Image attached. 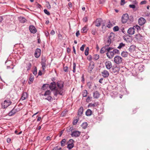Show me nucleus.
<instances>
[{"instance_id":"nucleus-21","label":"nucleus","mask_w":150,"mask_h":150,"mask_svg":"<svg viewBox=\"0 0 150 150\" xmlns=\"http://www.w3.org/2000/svg\"><path fill=\"white\" fill-rule=\"evenodd\" d=\"M113 72L114 73L118 72L119 71V67H117V66L113 67L112 68Z\"/></svg>"},{"instance_id":"nucleus-3","label":"nucleus","mask_w":150,"mask_h":150,"mask_svg":"<svg viewBox=\"0 0 150 150\" xmlns=\"http://www.w3.org/2000/svg\"><path fill=\"white\" fill-rule=\"evenodd\" d=\"M114 62L117 64H119L121 63L123 60V59L119 56H116L114 58Z\"/></svg>"},{"instance_id":"nucleus-5","label":"nucleus","mask_w":150,"mask_h":150,"mask_svg":"<svg viewBox=\"0 0 150 150\" xmlns=\"http://www.w3.org/2000/svg\"><path fill=\"white\" fill-rule=\"evenodd\" d=\"M49 87L51 91H53V93L54 94V91L57 88L56 86V83L54 81L51 82L50 85Z\"/></svg>"},{"instance_id":"nucleus-63","label":"nucleus","mask_w":150,"mask_h":150,"mask_svg":"<svg viewBox=\"0 0 150 150\" xmlns=\"http://www.w3.org/2000/svg\"><path fill=\"white\" fill-rule=\"evenodd\" d=\"M58 146L54 147L52 149V150H58Z\"/></svg>"},{"instance_id":"nucleus-29","label":"nucleus","mask_w":150,"mask_h":150,"mask_svg":"<svg viewBox=\"0 0 150 150\" xmlns=\"http://www.w3.org/2000/svg\"><path fill=\"white\" fill-rule=\"evenodd\" d=\"M92 112L90 109H88L86 112V115L87 116H90L91 115Z\"/></svg>"},{"instance_id":"nucleus-14","label":"nucleus","mask_w":150,"mask_h":150,"mask_svg":"<svg viewBox=\"0 0 150 150\" xmlns=\"http://www.w3.org/2000/svg\"><path fill=\"white\" fill-rule=\"evenodd\" d=\"M18 110H17L16 109V107H15L11 111L8 113L9 116H12L15 114L16 112H18Z\"/></svg>"},{"instance_id":"nucleus-2","label":"nucleus","mask_w":150,"mask_h":150,"mask_svg":"<svg viewBox=\"0 0 150 150\" xmlns=\"http://www.w3.org/2000/svg\"><path fill=\"white\" fill-rule=\"evenodd\" d=\"M11 103L9 100H5L1 104L2 107L3 108H5L10 105Z\"/></svg>"},{"instance_id":"nucleus-51","label":"nucleus","mask_w":150,"mask_h":150,"mask_svg":"<svg viewBox=\"0 0 150 150\" xmlns=\"http://www.w3.org/2000/svg\"><path fill=\"white\" fill-rule=\"evenodd\" d=\"M74 142V140L72 139H70L69 140V141L67 142V144H74L73 142Z\"/></svg>"},{"instance_id":"nucleus-47","label":"nucleus","mask_w":150,"mask_h":150,"mask_svg":"<svg viewBox=\"0 0 150 150\" xmlns=\"http://www.w3.org/2000/svg\"><path fill=\"white\" fill-rule=\"evenodd\" d=\"M63 70L65 72H68V67L67 66L64 67Z\"/></svg>"},{"instance_id":"nucleus-58","label":"nucleus","mask_w":150,"mask_h":150,"mask_svg":"<svg viewBox=\"0 0 150 150\" xmlns=\"http://www.w3.org/2000/svg\"><path fill=\"white\" fill-rule=\"evenodd\" d=\"M47 3L48 4V5H47V7L48 9H50L51 7L50 5L49 4V2H47Z\"/></svg>"},{"instance_id":"nucleus-1","label":"nucleus","mask_w":150,"mask_h":150,"mask_svg":"<svg viewBox=\"0 0 150 150\" xmlns=\"http://www.w3.org/2000/svg\"><path fill=\"white\" fill-rule=\"evenodd\" d=\"M57 85L58 87L56 90L54 91V95L57 96L58 94L62 95L63 92V88L64 87V82L62 81H58L57 83Z\"/></svg>"},{"instance_id":"nucleus-49","label":"nucleus","mask_w":150,"mask_h":150,"mask_svg":"<svg viewBox=\"0 0 150 150\" xmlns=\"http://www.w3.org/2000/svg\"><path fill=\"white\" fill-rule=\"evenodd\" d=\"M113 52L114 53V54H118L119 53V51L117 50V49H115V50H113Z\"/></svg>"},{"instance_id":"nucleus-27","label":"nucleus","mask_w":150,"mask_h":150,"mask_svg":"<svg viewBox=\"0 0 150 150\" xmlns=\"http://www.w3.org/2000/svg\"><path fill=\"white\" fill-rule=\"evenodd\" d=\"M88 125L87 122H84L82 124L81 126L83 129H85L87 127Z\"/></svg>"},{"instance_id":"nucleus-15","label":"nucleus","mask_w":150,"mask_h":150,"mask_svg":"<svg viewBox=\"0 0 150 150\" xmlns=\"http://www.w3.org/2000/svg\"><path fill=\"white\" fill-rule=\"evenodd\" d=\"M143 36L140 34H136L135 36V38L137 40L141 41L143 38Z\"/></svg>"},{"instance_id":"nucleus-54","label":"nucleus","mask_w":150,"mask_h":150,"mask_svg":"<svg viewBox=\"0 0 150 150\" xmlns=\"http://www.w3.org/2000/svg\"><path fill=\"white\" fill-rule=\"evenodd\" d=\"M86 46V45L84 44L83 45H82L81 47H80V49L81 51H83L84 50V47Z\"/></svg>"},{"instance_id":"nucleus-55","label":"nucleus","mask_w":150,"mask_h":150,"mask_svg":"<svg viewBox=\"0 0 150 150\" xmlns=\"http://www.w3.org/2000/svg\"><path fill=\"white\" fill-rule=\"evenodd\" d=\"M129 6L130 8H135V5L133 4H130Z\"/></svg>"},{"instance_id":"nucleus-18","label":"nucleus","mask_w":150,"mask_h":150,"mask_svg":"<svg viewBox=\"0 0 150 150\" xmlns=\"http://www.w3.org/2000/svg\"><path fill=\"white\" fill-rule=\"evenodd\" d=\"M111 40L110 39H108V38H107L105 40V46H106L107 47L109 46L110 44Z\"/></svg>"},{"instance_id":"nucleus-31","label":"nucleus","mask_w":150,"mask_h":150,"mask_svg":"<svg viewBox=\"0 0 150 150\" xmlns=\"http://www.w3.org/2000/svg\"><path fill=\"white\" fill-rule=\"evenodd\" d=\"M87 94H88V92L86 90H84L83 91L82 93V96H83V97H86L87 96Z\"/></svg>"},{"instance_id":"nucleus-57","label":"nucleus","mask_w":150,"mask_h":150,"mask_svg":"<svg viewBox=\"0 0 150 150\" xmlns=\"http://www.w3.org/2000/svg\"><path fill=\"white\" fill-rule=\"evenodd\" d=\"M83 20L84 22H86L88 21V19L87 17H85L83 18Z\"/></svg>"},{"instance_id":"nucleus-41","label":"nucleus","mask_w":150,"mask_h":150,"mask_svg":"<svg viewBox=\"0 0 150 150\" xmlns=\"http://www.w3.org/2000/svg\"><path fill=\"white\" fill-rule=\"evenodd\" d=\"M89 50V48L88 47H87L85 50V54L86 56H87L88 54V51Z\"/></svg>"},{"instance_id":"nucleus-30","label":"nucleus","mask_w":150,"mask_h":150,"mask_svg":"<svg viewBox=\"0 0 150 150\" xmlns=\"http://www.w3.org/2000/svg\"><path fill=\"white\" fill-rule=\"evenodd\" d=\"M128 54V53L126 52L123 51L121 54L122 56L124 57H127Z\"/></svg>"},{"instance_id":"nucleus-10","label":"nucleus","mask_w":150,"mask_h":150,"mask_svg":"<svg viewBox=\"0 0 150 150\" xmlns=\"http://www.w3.org/2000/svg\"><path fill=\"white\" fill-rule=\"evenodd\" d=\"M102 20L100 18L97 19L93 23L97 27H99L101 25V23L102 22Z\"/></svg>"},{"instance_id":"nucleus-7","label":"nucleus","mask_w":150,"mask_h":150,"mask_svg":"<svg viewBox=\"0 0 150 150\" xmlns=\"http://www.w3.org/2000/svg\"><path fill=\"white\" fill-rule=\"evenodd\" d=\"M112 50H109L107 51L106 55L108 57L109 59H112L114 56V54Z\"/></svg>"},{"instance_id":"nucleus-26","label":"nucleus","mask_w":150,"mask_h":150,"mask_svg":"<svg viewBox=\"0 0 150 150\" xmlns=\"http://www.w3.org/2000/svg\"><path fill=\"white\" fill-rule=\"evenodd\" d=\"M31 67V64L30 62L26 63V68L27 71H28L30 70Z\"/></svg>"},{"instance_id":"nucleus-24","label":"nucleus","mask_w":150,"mask_h":150,"mask_svg":"<svg viewBox=\"0 0 150 150\" xmlns=\"http://www.w3.org/2000/svg\"><path fill=\"white\" fill-rule=\"evenodd\" d=\"M99 94L98 92L96 91L93 94V96L94 98H97L99 97Z\"/></svg>"},{"instance_id":"nucleus-19","label":"nucleus","mask_w":150,"mask_h":150,"mask_svg":"<svg viewBox=\"0 0 150 150\" xmlns=\"http://www.w3.org/2000/svg\"><path fill=\"white\" fill-rule=\"evenodd\" d=\"M102 76L104 77H107L109 75V73L106 70H104L102 73Z\"/></svg>"},{"instance_id":"nucleus-60","label":"nucleus","mask_w":150,"mask_h":150,"mask_svg":"<svg viewBox=\"0 0 150 150\" xmlns=\"http://www.w3.org/2000/svg\"><path fill=\"white\" fill-rule=\"evenodd\" d=\"M55 34V32L54 30H51L50 32V34L52 35H53Z\"/></svg>"},{"instance_id":"nucleus-6","label":"nucleus","mask_w":150,"mask_h":150,"mask_svg":"<svg viewBox=\"0 0 150 150\" xmlns=\"http://www.w3.org/2000/svg\"><path fill=\"white\" fill-rule=\"evenodd\" d=\"M128 19L129 16L127 14H123L121 18L122 22L123 23H126Z\"/></svg>"},{"instance_id":"nucleus-4","label":"nucleus","mask_w":150,"mask_h":150,"mask_svg":"<svg viewBox=\"0 0 150 150\" xmlns=\"http://www.w3.org/2000/svg\"><path fill=\"white\" fill-rule=\"evenodd\" d=\"M67 132H71V135L73 137H75V129L73 127H69L67 128Z\"/></svg>"},{"instance_id":"nucleus-61","label":"nucleus","mask_w":150,"mask_h":150,"mask_svg":"<svg viewBox=\"0 0 150 150\" xmlns=\"http://www.w3.org/2000/svg\"><path fill=\"white\" fill-rule=\"evenodd\" d=\"M146 1H141L140 2V4H145L146 3Z\"/></svg>"},{"instance_id":"nucleus-59","label":"nucleus","mask_w":150,"mask_h":150,"mask_svg":"<svg viewBox=\"0 0 150 150\" xmlns=\"http://www.w3.org/2000/svg\"><path fill=\"white\" fill-rule=\"evenodd\" d=\"M76 35L77 37H78L80 35V33L79 31H77L76 33Z\"/></svg>"},{"instance_id":"nucleus-22","label":"nucleus","mask_w":150,"mask_h":150,"mask_svg":"<svg viewBox=\"0 0 150 150\" xmlns=\"http://www.w3.org/2000/svg\"><path fill=\"white\" fill-rule=\"evenodd\" d=\"M28 97V94L27 93H24L22 96L21 98V99L22 100H24L26 99Z\"/></svg>"},{"instance_id":"nucleus-12","label":"nucleus","mask_w":150,"mask_h":150,"mask_svg":"<svg viewBox=\"0 0 150 150\" xmlns=\"http://www.w3.org/2000/svg\"><path fill=\"white\" fill-rule=\"evenodd\" d=\"M29 29L30 32L32 33L35 34L37 31L36 28L33 25H30L29 27Z\"/></svg>"},{"instance_id":"nucleus-37","label":"nucleus","mask_w":150,"mask_h":150,"mask_svg":"<svg viewBox=\"0 0 150 150\" xmlns=\"http://www.w3.org/2000/svg\"><path fill=\"white\" fill-rule=\"evenodd\" d=\"M41 64L42 69V71H44L46 67V63H41Z\"/></svg>"},{"instance_id":"nucleus-44","label":"nucleus","mask_w":150,"mask_h":150,"mask_svg":"<svg viewBox=\"0 0 150 150\" xmlns=\"http://www.w3.org/2000/svg\"><path fill=\"white\" fill-rule=\"evenodd\" d=\"M33 73L35 75H36L37 74V69L36 67H35L33 70Z\"/></svg>"},{"instance_id":"nucleus-38","label":"nucleus","mask_w":150,"mask_h":150,"mask_svg":"<svg viewBox=\"0 0 150 150\" xmlns=\"http://www.w3.org/2000/svg\"><path fill=\"white\" fill-rule=\"evenodd\" d=\"M74 144H67V148L69 149H71L74 147Z\"/></svg>"},{"instance_id":"nucleus-13","label":"nucleus","mask_w":150,"mask_h":150,"mask_svg":"<svg viewBox=\"0 0 150 150\" xmlns=\"http://www.w3.org/2000/svg\"><path fill=\"white\" fill-rule=\"evenodd\" d=\"M145 22V19L142 17L140 18L138 20V23L139 25H141L144 24Z\"/></svg>"},{"instance_id":"nucleus-34","label":"nucleus","mask_w":150,"mask_h":150,"mask_svg":"<svg viewBox=\"0 0 150 150\" xmlns=\"http://www.w3.org/2000/svg\"><path fill=\"white\" fill-rule=\"evenodd\" d=\"M125 44L122 42L120 44L119 46L117 47V48L119 49H120L122 47H125Z\"/></svg>"},{"instance_id":"nucleus-36","label":"nucleus","mask_w":150,"mask_h":150,"mask_svg":"<svg viewBox=\"0 0 150 150\" xmlns=\"http://www.w3.org/2000/svg\"><path fill=\"white\" fill-rule=\"evenodd\" d=\"M129 51L130 52H132L134 50V47L133 46H131L129 49Z\"/></svg>"},{"instance_id":"nucleus-53","label":"nucleus","mask_w":150,"mask_h":150,"mask_svg":"<svg viewBox=\"0 0 150 150\" xmlns=\"http://www.w3.org/2000/svg\"><path fill=\"white\" fill-rule=\"evenodd\" d=\"M91 98H90L89 96H88L86 99V102L88 103L90 101H91Z\"/></svg>"},{"instance_id":"nucleus-52","label":"nucleus","mask_w":150,"mask_h":150,"mask_svg":"<svg viewBox=\"0 0 150 150\" xmlns=\"http://www.w3.org/2000/svg\"><path fill=\"white\" fill-rule=\"evenodd\" d=\"M95 104H92L90 103L88 105V107H94L95 106Z\"/></svg>"},{"instance_id":"nucleus-42","label":"nucleus","mask_w":150,"mask_h":150,"mask_svg":"<svg viewBox=\"0 0 150 150\" xmlns=\"http://www.w3.org/2000/svg\"><path fill=\"white\" fill-rule=\"evenodd\" d=\"M45 100H47L50 102H51L52 100V98L51 96H48L47 98H45Z\"/></svg>"},{"instance_id":"nucleus-8","label":"nucleus","mask_w":150,"mask_h":150,"mask_svg":"<svg viewBox=\"0 0 150 150\" xmlns=\"http://www.w3.org/2000/svg\"><path fill=\"white\" fill-rule=\"evenodd\" d=\"M107 47L106 46H105L104 47L101 48L100 50V53L101 54H103L105 52H107L109 50H112V47H109L107 48Z\"/></svg>"},{"instance_id":"nucleus-33","label":"nucleus","mask_w":150,"mask_h":150,"mask_svg":"<svg viewBox=\"0 0 150 150\" xmlns=\"http://www.w3.org/2000/svg\"><path fill=\"white\" fill-rule=\"evenodd\" d=\"M66 142V139H63L61 142V145L62 146H64Z\"/></svg>"},{"instance_id":"nucleus-32","label":"nucleus","mask_w":150,"mask_h":150,"mask_svg":"<svg viewBox=\"0 0 150 150\" xmlns=\"http://www.w3.org/2000/svg\"><path fill=\"white\" fill-rule=\"evenodd\" d=\"M91 33L93 35H95L97 33L96 29L94 28L92 29Z\"/></svg>"},{"instance_id":"nucleus-45","label":"nucleus","mask_w":150,"mask_h":150,"mask_svg":"<svg viewBox=\"0 0 150 150\" xmlns=\"http://www.w3.org/2000/svg\"><path fill=\"white\" fill-rule=\"evenodd\" d=\"M119 30V27L117 26L114 27L113 28L114 31L116 32L118 31Z\"/></svg>"},{"instance_id":"nucleus-64","label":"nucleus","mask_w":150,"mask_h":150,"mask_svg":"<svg viewBox=\"0 0 150 150\" xmlns=\"http://www.w3.org/2000/svg\"><path fill=\"white\" fill-rule=\"evenodd\" d=\"M58 36L59 39H61L62 38V35L61 34H59L58 35Z\"/></svg>"},{"instance_id":"nucleus-16","label":"nucleus","mask_w":150,"mask_h":150,"mask_svg":"<svg viewBox=\"0 0 150 150\" xmlns=\"http://www.w3.org/2000/svg\"><path fill=\"white\" fill-rule=\"evenodd\" d=\"M127 33L131 35H133L134 33V28L131 27L129 29Z\"/></svg>"},{"instance_id":"nucleus-9","label":"nucleus","mask_w":150,"mask_h":150,"mask_svg":"<svg viewBox=\"0 0 150 150\" xmlns=\"http://www.w3.org/2000/svg\"><path fill=\"white\" fill-rule=\"evenodd\" d=\"M105 65L106 68L108 69H110L112 67V63L110 61H106L105 63Z\"/></svg>"},{"instance_id":"nucleus-17","label":"nucleus","mask_w":150,"mask_h":150,"mask_svg":"<svg viewBox=\"0 0 150 150\" xmlns=\"http://www.w3.org/2000/svg\"><path fill=\"white\" fill-rule=\"evenodd\" d=\"M83 112V108L82 107H81L79 108L78 113V116L79 117H80L82 115ZM79 118H78V119Z\"/></svg>"},{"instance_id":"nucleus-50","label":"nucleus","mask_w":150,"mask_h":150,"mask_svg":"<svg viewBox=\"0 0 150 150\" xmlns=\"http://www.w3.org/2000/svg\"><path fill=\"white\" fill-rule=\"evenodd\" d=\"M46 60L45 57H42V58L41 63H46Z\"/></svg>"},{"instance_id":"nucleus-28","label":"nucleus","mask_w":150,"mask_h":150,"mask_svg":"<svg viewBox=\"0 0 150 150\" xmlns=\"http://www.w3.org/2000/svg\"><path fill=\"white\" fill-rule=\"evenodd\" d=\"M88 30L87 26L85 25L81 30L82 33H85L87 32Z\"/></svg>"},{"instance_id":"nucleus-20","label":"nucleus","mask_w":150,"mask_h":150,"mask_svg":"<svg viewBox=\"0 0 150 150\" xmlns=\"http://www.w3.org/2000/svg\"><path fill=\"white\" fill-rule=\"evenodd\" d=\"M94 67V64L93 63H92V64H90L88 68V72L90 73L91 72L92 70L93 69Z\"/></svg>"},{"instance_id":"nucleus-35","label":"nucleus","mask_w":150,"mask_h":150,"mask_svg":"<svg viewBox=\"0 0 150 150\" xmlns=\"http://www.w3.org/2000/svg\"><path fill=\"white\" fill-rule=\"evenodd\" d=\"M49 85L47 84H45L42 86V89L43 90H45L48 87Z\"/></svg>"},{"instance_id":"nucleus-39","label":"nucleus","mask_w":150,"mask_h":150,"mask_svg":"<svg viewBox=\"0 0 150 150\" xmlns=\"http://www.w3.org/2000/svg\"><path fill=\"white\" fill-rule=\"evenodd\" d=\"M34 78L33 77H32L31 76H30V78H29V80L30 81H28V83L29 84H30L31 83L33 82V81Z\"/></svg>"},{"instance_id":"nucleus-43","label":"nucleus","mask_w":150,"mask_h":150,"mask_svg":"<svg viewBox=\"0 0 150 150\" xmlns=\"http://www.w3.org/2000/svg\"><path fill=\"white\" fill-rule=\"evenodd\" d=\"M112 26V24L110 21L109 22L108 24L106 25L107 27L109 28H111Z\"/></svg>"},{"instance_id":"nucleus-23","label":"nucleus","mask_w":150,"mask_h":150,"mask_svg":"<svg viewBox=\"0 0 150 150\" xmlns=\"http://www.w3.org/2000/svg\"><path fill=\"white\" fill-rule=\"evenodd\" d=\"M115 37V35L113 33H111L110 35H109L108 37L107 38L108 39H110L111 40H113L114 38Z\"/></svg>"},{"instance_id":"nucleus-46","label":"nucleus","mask_w":150,"mask_h":150,"mask_svg":"<svg viewBox=\"0 0 150 150\" xmlns=\"http://www.w3.org/2000/svg\"><path fill=\"white\" fill-rule=\"evenodd\" d=\"M44 12L48 15H50V13L46 9H45L44 10Z\"/></svg>"},{"instance_id":"nucleus-25","label":"nucleus","mask_w":150,"mask_h":150,"mask_svg":"<svg viewBox=\"0 0 150 150\" xmlns=\"http://www.w3.org/2000/svg\"><path fill=\"white\" fill-rule=\"evenodd\" d=\"M19 21L21 23H24L26 21V19L23 17H20L19 18Z\"/></svg>"},{"instance_id":"nucleus-11","label":"nucleus","mask_w":150,"mask_h":150,"mask_svg":"<svg viewBox=\"0 0 150 150\" xmlns=\"http://www.w3.org/2000/svg\"><path fill=\"white\" fill-rule=\"evenodd\" d=\"M41 50L40 49L37 48L35 52L34 55L36 58H38L41 54Z\"/></svg>"},{"instance_id":"nucleus-56","label":"nucleus","mask_w":150,"mask_h":150,"mask_svg":"<svg viewBox=\"0 0 150 150\" xmlns=\"http://www.w3.org/2000/svg\"><path fill=\"white\" fill-rule=\"evenodd\" d=\"M99 58V55L98 54H96L95 56L94 59L95 60H97Z\"/></svg>"},{"instance_id":"nucleus-48","label":"nucleus","mask_w":150,"mask_h":150,"mask_svg":"<svg viewBox=\"0 0 150 150\" xmlns=\"http://www.w3.org/2000/svg\"><path fill=\"white\" fill-rule=\"evenodd\" d=\"M81 132L78 131H76V137H79L80 134Z\"/></svg>"},{"instance_id":"nucleus-62","label":"nucleus","mask_w":150,"mask_h":150,"mask_svg":"<svg viewBox=\"0 0 150 150\" xmlns=\"http://www.w3.org/2000/svg\"><path fill=\"white\" fill-rule=\"evenodd\" d=\"M125 3V0H121V5H123Z\"/></svg>"},{"instance_id":"nucleus-40","label":"nucleus","mask_w":150,"mask_h":150,"mask_svg":"<svg viewBox=\"0 0 150 150\" xmlns=\"http://www.w3.org/2000/svg\"><path fill=\"white\" fill-rule=\"evenodd\" d=\"M51 94V92L50 90L47 91L44 94V96H46L47 95L49 96Z\"/></svg>"}]
</instances>
